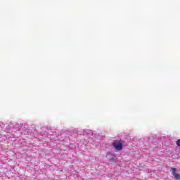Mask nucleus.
I'll return each instance as SVG.
<instances>
[{"instance_id": "nucleus-3", "label": "nucleus", "mask_w": 180, "mask_h": 180, "mask_svg": "<svg viewBox=\"0 0 180 180\" xmlns=\"http://www.w3.org/2000/svg\"><path fill=\"white\" fill-rule=\"evenodd\" d=\"M176 144L178 147H180V139H178L176 141Z\"/></svg>"}, {"instance_id": "nucleus-2", "label": "nucleus", "mask_w": 180, "mask_h": 180, "mask_svg": "<svg viewBox=\"0 0 180 180\" xmlns=\"http://www.w3.org/2000/svg\"><path fill=\"white\" fill-rule=\"evenodd\" d=\"M172 174L174 176L175 179H180V174H176V169L172 167Z\"/></svg>"}, {"instance_id": "nucleus-1", "label": "nucleus", "mask_w": 180, "mask_h": 180, "mask_svg": "<svg viewBox=\"0 0 180 180\" xmlns=\"http://www.w3.org/2000/svg\"><path fill=\"white\" fill-rule=\"evenodd\" d=\"M112 146L117 151H120L123 149V143L120 140H115L112 142Z\"/></svg>"}]
</instances>
